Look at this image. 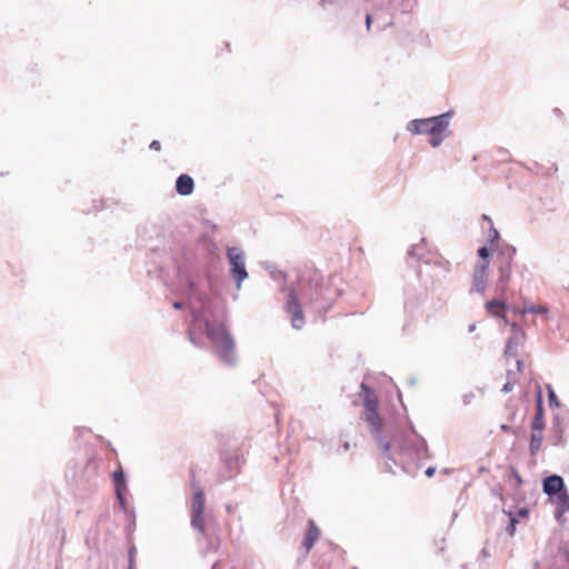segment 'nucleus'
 <instances>
[{
	"label": "nucleus",
	"instance_id": "1",
	"mask_svg": "<svg viewBox=\"0 0 569 569\" xmlns=\"http://www.w3.org/2000/svg\"><path fill=\"white\" fill-rule=\"evenodd\" d=\"M449 117L450 113L448 112L427 119L412 120L408 124V130L413 134H429L430 144L438 147L448 136Z\"/></svg>",
	"mask_w": 569,
	"mask_h": 569
},
{
	"label": "nucleus",
	"instance_id": "2",
	"mask_svg": "<svg viewBox=\"0 0 569 569\" xmlns=\"http://www.w3.org/2000/svg\"><path fill=\"white\" fill-rule=\"evenodd\" d=\"M206 332L208 338L217 348L220 358L226 362L232 361L233 340L228 333L223 323L206 322Z\"/></svg>",
	"mask_w": 569,
	"mask_h": 569
},
{
	"label": "nucleus",
	"instance_id": "3",
	"mask_svg": "<svg viewBox=\"0 0 569 569\" xmlns=\"http://www.w3.org/2000/svg\"><path fill=\"white\" fill-rule=\"evenodd\" d=\"M515 253L516 250L513 248H506L501 250L496 258L499 281L502 286H507L510 280Z\"/></svg>",
	"mask_w": 569,
	"mask_h": 569
},
{
	"label": "nucleus",
	"instance_id": "4",
	"mask_svg": "<svg viewBox=\"0 0 569 569\" xmlns=\"http://www.w3.org/2000/svg\"><path fill=\"white\" fill-rule=\"evenodd\" d=\"M228 258L231 267L230 271L237 280L238 287H240L241 282L248 277L243 253L238 248H229Z\"/></svg>",
	"mask_w": 569,
	"mask_h": 569
},
{
	"label": "nucleus",
	"instance_id": "5",
	"mask_svg": "<svg viewBox=\"0 0 569 569\" xmlns=\"http://www.w3.org/2000/svg\"><path fill=\"white\" fill-rule=\"evenodd\" d=\"M489 266L485 262H478L472 273V287L478 292H483L487 286Z\"/></svg>",
	"mask_w": 569,
	"mask_h": 569
},
{
	"label": "nucleus",
	"instance_id": "6",
	"mask_svg": "<svg viewBox=\"0 0 569 569\" xmlns=\"http://www.w3.org/2000/svg\"><path fill=\"white\" fill-rule=\"evenodd\" d=\"M193 179L188 174H181L176 182V190L181 196H189L193 192Z\"/></svg>",
	"mask_w": 569,
	"mask_h": 569
},
{
	"label": "nucleus",
	"instance_id": "7",
	"mask_svg": "<svg viewBox=\"0 0 569 569\" xmlns=\"http://www.w3.org/2000/svg\"><path fill=\"white\" fill-rule=\"evenodd\" d=\"M563 488V480L560 476H549L543 480V491L548 495H556Z\"/></svg>",
	"mask_w": 569,
	"mask_h": 569
},
{
	"label": "nucleus",
	"instance_id": "8",
	"mask_svg": "<svg viewBox=\"0 0 569 569\" xmlns=\"http://www.w3.org/2000/svg\"><path fill=\"white\" fill-rule=\"evenodd\" d=\"M320 530L316 526L313 520L309 521V530L306 535V538L302 542V546L305 547L306 551L309 552L310 549L313 547L315 542L319 539Z\"/></svg>",
	"mask_w": 569,
	"mask_h": 569
},
{
	"label": "nucleus",
	"instance_id": "9",
	"mask_svg": "<svg viewBox=\"0 0 569 569\" xmlns=\"http://www.w3.org/2000/svg\"><path fill=\"white\" fill-rule=\"evenodd\" d=\"M365 420L369 425L372 432H380L382 428V420L378 412V409L376 410H365Z\"/></svg>",
	"mask_w": 569,
	"mask_h": 569
},
{
	"label": "nucleus",
	"instance_id": "10",
	"mask_svg": "<svg viewBox=\"0 0 569 569\" xmlns=\"http://www.w3.org/2000/svg\"><path fill=\"white\" fill-rule=\"evenodd\" d=\"M516 366H517V371L516 372H512V371L508 372V376H507L508 380H507V382L501 388V391L505 392V393L510 392L513 389V387L518 383V375L521 372L523 363H522L521 360H517L516 361Z\"/></svg>",
	"mask_w": 569,
	"mask_h": 569
},
{
	"label": "nucleus",
	"instance_id": "11",
	"mask_svg": "<svg viewBox=\"0 0 569 569\" xmlns=\"http://www.w3.org/2000/svg\"><path fill=\"white\" fill-rule=\"evenodd\" d=\"M486 310L492 317L505 318L506 303L500 300H490L486 303Z\"/></svg>",
	"mask_w": 569,
	"mask_h": 569
},
{
	"label": "nucleus",
	"instance_id": "12",
	"mask_svg": "<svg viewBox=\"0 0 569 569\" xmlns=\"http://www.w3.org/2000/svg\"><path fill=\"white\" fill-rule=\"evenodd\" d=\"M206 499L201 488H197L193 493L191 512H204Z\"/></svg>",
	"mask_w": 569,
	"mask_h": 569
},
{
	"label": "nucleus",
	"instance_id": "13",
	"mask_svg": "<svg viewBox=\"0 0 569 569\" xmlns=\"http://www.w3.org/2000/svg\"><path fill=\"white\" fill-rule=\"evenodd\" d=\"M542 431L543 430L531 429V437H530V445H529V450H530L531 455H536L542 446V441H543Z\"/></svg>",
	"mask_w": 569,
	"mask_h": 569
},
{
	"label": "nucleus",
	"instance_id": "14",
	"mask_svg": "<svg viewBox=\"0 0 569 569\" xmlns=\"http://www.w3.org/2000/svg\"><path fill=\"white\" fill-rule=\"evenodd\" d=\"M531 429H535V430H543L545 429L541 395H539V397H538V408H537V412H536L535 418L531 423Z\"/></svg>",
	"mask_w": 569,
	"mask_h": 569
},
{
	"label": "nucleus",
	"instance_id": "15",
	"mask_svg": "<svg viewBox=\"0 0 569 569\" xmlns=\"http://www.w3.org/2000/svg\"><path fill=\"white\" fill-rule=\"evenodd\" d=\"M286 310L292 316L293 313H297L298 311L302 310L301 305L298 300V297L293 290H291L288 295V300L286 303Z\"/></svg>",
	"mask_w": 569,
	"mask_h": 569
},
{
	"label": "nucleus",
	"instance_id": "16",
	"mask_svg": "<svg viewBox=\"0 0 569 569\" xmlns=\"http://www.w3.org/2000/svg\"><path fill=\"white\" fill-rule=\"evenodd\" d=\"M113 482H114L118 499L122 502L123 501L122 490L124 489L126 483H124V475L121 469L116 470L113 472Z\"/></svg>",
	"mask_w": 569,
	"mask_h": 569
},
{
	"label": "nucleus",
	"instance_id": "17",
	"mask_svg": "<svg viewBox=\"0 0 569 569\" xmlns=\"http://www.w3.org/2000/svg\"><path fill=\"white\" fill-rule=\"evenodd\" d=\"M363 390L367 391V396L365 398V408L366 410H376L378 409V399L377 397L369 392V388L366 387L365 385L361 386Z\"/></svg>",
	"mask_w": 569,
	"mask_h": 569
},
{
	"label": "nucleus",
	"instance_id": "18",
	"mask_svg": "<svg viewBox=\"0 0 569 569\" xmlns=\"http://www.w3.org/2000/svg\"><path fill=\"white\" fill-rule=\"evenodd\" d=\"M549 312V308L545 305H537V306H529V307H525L522 310H521V313L522 315H526V313H535V315H547Z\"/></svg>",
	"mask_w": 569,
	"mask_h": 569
},
{
	"label": "nucleus",
	"instance_id": "19",
	"mask_svg": "<svg viewBox=\"0 0 569 569\" xmlns=\"http://www.w3.org/2000/svg\"><path fill=\"white\" fill-rule=\"evenodd\" d=\"M192 526L201 532H204V517L203 512H191Z\"/></svg>",
	"mask_w": 569,
	"mask_h": 569
},
{
	"label": "nucleus",
	"instance_id": "20",
	"mask_svg": "<svg viewBox=\"0 0 569 569\" xmlns=\"http://www.w3.org/2000/svg\"><path fill=\"white\" fill-rule=\"evenodd\" d=\"M509 482L515 487L519 488L522 485V479L519 472L515 468H510V472L508 476Z\"/></svg>",
	"mask_w": 569,
	"mask_h": 569
},
{
	"label": "nucleus",
	"instance_id": "21",
	"mask_svg": "<svg viewBox=\"0 0 569 569\" xmlns=\"http://www.w3.org/2000/svg\"><path fill=\"white\" fill-rule=\"evenodd\" d=\"M291 325L296 329H301L302 328V326L305 325V317H303L302 310H300L297 313H293L291 316Z\"/></svg>",
	"mask_w": 569,
	"mask_h": 569
},
{
	"label": "nucleus",
	"instance_id": "22",
	"mask_svg": "<svg viewBox=\"0 0 569 569\" xmlns=\"http://www.w3.org/2000/svg\"><path fill=\"white\" fill-rule=\"evenodd\" d=\"M478 256L480 258L479 262H487L489 264V250L487 247H481L478 249Z\"/></svg>",
	"mask_w": 569,
	"mask_h": 569
},
{
	"label": "nucleus",
	"instance_id": "23",
	"mask_svg": "<svg viewBox=\"0 0 569 569\" xmlns=\"http://www.w3.org/2000/svg\"><path fill=\"white\" fill-rule=\"evenodd\" d=\"M509 516H510V521H509V526L507 527V532L510 536H513V533L516 532V526L518 523V520H517V518L512 517L511 513H509Z\"/></svg>",
	"mask_w": 569,
	"mask_h": 569
},
{
	"label": "nucleus",
	"instance_id": "24",
	"mask_svg": "<svg viewBox=\"0 0 569 569\" xmlns=\"http://www.w3.org/2000/svg\"><path fill=\"white\" fill-rule=\"evenodd\" d=\"M561 506H562L563 510H569V496L563 495L561 497Z\"/></svg>",
	"mask_w": 569,
	"mask_h": 569
},
{
	"label": "nucleus",
	"instance_id": "25",
	"mask_svg": "<svg viewBox=\"0 0 569 569\" xmlns=\"http://www.w3.org/2000/svg\"><path fill=\"white\" fill-rule=\"evenodd\" d=\"M149 147L151 150H154V151L161 150V143L158 140H153Z\"/></svg>",
	"mask_w": 569,
	"mask_h": 569
},
{
	"label": "nucleus",
	"instance_id": "26",
	"mask_svg": "<svg viewBox=\"0 0 569 569\" xmlns=\"http://www.w3.org/2000/svg\"><path fill=\"white\" fill-rule=\"evenodd\" d=\"M489 237H490V241H491V242H495V241H496V240H498V238H499V232H498L496 229H493V228H492V229L490 230V234H489Z\"/></svg>",
	"mask_w": 569,
	"mask_h": 569
},
{
	"label": "nucleus",
	"instance_id": "27",
	"mask_svg": "<svg viewBox=\"0 0 569 569\" xmlns=\"http://www.w3.org/2000/svg\"><path fill=\"white\" fill-rule=\"evenodd\" d=\"M549 401H550V405H553V403L556 406L559 405L558 401H557V397H556L553 390H551V389L549 390Z\"/></svg>",
	"mask_w": 569,
	"mask_h": 569
},
{
	"label": "nucleus",
	"instance_id": "28",
	"mask_svg": "<svg viewBox=\"0 0 569 569\" xmlns=\"http://www.w3.org/2000/svg\"><path fill=\"white\" fill-rule=\"evenodd\" d=\"M517 515H518V517H520V518H527V517H528V515H529V511H528V509H526V508H521V509H519V510H518Z\"/></svg>",
	"mask_w": 569,
	"mask_h": 569
},
{
	"label": "nucleus",
	"instance_id": "29",
	"mask_svg": "<svg viewBox=\"0 0 569 569\" xmlns=\"http://www.w3.org/2000/svg\"><path fill=\"white\" fill-rule=\"evenodd\" d=\"M435 471H436V469L433 467H429V468H427L425 473H426L427 477H432Z\"/></svg>",
	"mask_w": 569,
	"mask_h": 569
},
{
	"label": "nucleus",
	"instance_id": "30",
	"mask_svg": "<svg viewBox=\"0 0 569 569\" xmlns=\"http://www.w3.org/2000/svg\"><path fill=\"white\" fill-rule=\"evenodd\" d=\"M366 24H367V29H370V24H371V16L370 14H367Z\"/></svg>",
	"mask_w": 569,
	"mask_h": 569
},
{
	"label": "nucleus",
	"instance_id": "31",
	"mask_svg": "<svg viewBox=\"0 0 569 569\" xmlns=\"http://www.w3.org/2000/svg\"><path fill=\"white\" fill-rule=\"evenodd\" d=\"M183 305L181 302H174L173 308L174 309H182Z\"/></svg>",
	"mask_w": 569,
	"mask_h": 569
},
{
	"label": "nucleus",
	"instance_id": "32",
	"mask_svg": "<svg viewBox=\"0 0 569 569\" xmlns=\"http://www.w3.org/2000/svg\"><path fill=\"white\" fill-rule=\"evenodd\" d=\"M485 221H491L488 216H483Z\"/></svg>",
	"mask_w": 569,
	"mask_h": 569
},
{
	"label": "nucleus",
	"instance_id": "33",
	"mask_svg": "<svg viewBox=\"0 0 569 569\" xmlns=\"http://www.w3.org/2000/svg\"><path fill=\"white\" fill-rule=\"evenodd\" d=\"M501 429H502V430H507V429H508V427H507L506 425H502V426H501Z\"/></svg>",
	"mask_w": 569,
	"mask_h": 569
}]
</instances>
